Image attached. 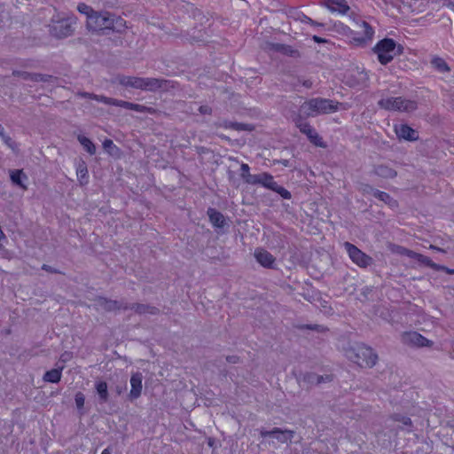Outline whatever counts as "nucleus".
<instances>
[{
  "instance_id": "nucleus-24",
  "label": "nucleus",
  "mask_w": 454,
  "mask_h": 454,
  "mask_svg": "<svg viewBox=\"0 0 454 454\" xmlns=\"http://www.w3.org/2000/svg\"><path fill=\"white\" fill-rule=\"evenodd\" d=\"M363 31L364 35L359 38H354V40L357 43V44L365 43L368 40H371L374 31L372 28L365 22L363 23Z\"/></svg>"
},
{
  "instance_id": "nucleus-9",
  "label": "nucleus",
  "mask_w": 454,
  "mask_h": 454,
  "mask_svg": "<svg viewBox=\"0 0 454 454\" xmlns=\"http://www.w3.org/2000/svg\"><path fill=\"white\" fill-rule=\"evenodd\" d=\"M295 432L290 429H282L279 427H274L271 430H260V435L262 438L272 437L275 438L280 443H288L292 442Z\"/></svg>"
},
{
  "instance_id": "nucleus-41",
  "label": "nucleus",
  "mask_w": 454,
  "mask_h": 454,
  "mask_svg": "<svg viewBox=\"0 0 454 454\" xmlns=\"http://www.w3.org/2000/svg\"><path fill=\"white\" fill-rule=\"evenodd\" d=\"M318 385L322 382H325V381H331L332 380V377L330 375H325V376H322V375H318Z\"/></svg>"
},
{
  "instance_id": "nucleus-33",
  "label": "nucleus",
  "mask_w": 454,
  "mask_h": 454,
  "mask_svg": "<svg viewBox=\"0 0 454 454\" xmlns=\"http://www.w3.org/2000/svg\"><path fill=\"white\" fill-rule=\"evenodd\" d=\"M300 329H309V330H312V331H317V332H325L327 330L326 327H325L324 325H301L299 327Z\"/></svg>"
},
{
  "instance_id": "nucleus-1",
  "label": "nucleus",
  "mask_w": 454,
  "mask_h": 454,
  "mask_svg": "<svg viewBox=\"0 0 454 454\" xmlns=\"http://www.w3.org/2000/svg\"><path fill=\"white\" fill-rule=\"evenodd\" d=\"M346 356L360 367L372 368L378 361L377 353L364 343H356L345 350Z\"/></svg>"
},
{
  "instance_id": "nucleus-47",
  "label": "nucleus",
  "mask_w": 454,
  "mask_h": 454,
  "mask_svg": "<svg viewBox=\"0 0 454 454\" xmlns=\"http://www.w3.org/2000/svg\"><path fill=\"white\" fill-rule=\"evenodd\" d=\"M101 454H111V451L110 450L107 448V449H105Z\"/></svg>"
},
{
  "instance_id": "nucleus-44",
  "label": "nucleus",
  "mask_w": 454,
  "mask_h": 454,
  "mask_svg": "<svg viewBox=\"0 0 454 454\" xmlns=\"http://www.w3.org/2000/svg\"><path fill=\"white\" fill-rule=\"evenodd\" d=\"M207 444H208L210 447H214L215 440H214L213 438H208V440H207Z\"/></svg>"
},
{
  "instance_id": "nucleus-37",
  "label": "nucleus",
  "mask_w": 454,
  "mask_h": 454,
  "mask_svg": "<svg viewBox=\"0 0 454 454\" xmlns=\"http://www.w3.org/2000/svg\"><path fill=\"white\" fill-rule=\"evenodd\" d=\"M330 2L337 4L339 6V11L345 12L348 11V7L344 3V0H329Z\"/></svg>"
},
{
  "instance_id": "nucleus-45",
  "label": "nucleus",
  "mask_w": 454,
  "mask_h": 454,
  "mask_svg": "<svg viewBox=\"0 0 454 454\" xmlns=\"http://www.w3.org/2000/svg\"><path fill=\"white\" fill-rule=\"evenodd\" d=\"M401 2H403V4H409V5H411V1L412 0H400Z\"/></svg>"
},
{
  "instance_id": "nucleus-2",
  "label": "nucleus",
  "mask_w": 454,
  "mask_h": 454,
  "mask_svg": "<svg viewBox=\"0 0 454 454\" xmlns=\"http://www.w3.org/2000/svg\"><path fill=\"white\" fill-rule=\"evenodd\" d=\"M125 20L120 17H115L108 12L95 13L89 15L87 27L92 31H102L113 29L121 31L125 27Z\"/></svg>"
},
{
  "instance_id": "nucleus-19",
  "label": "nucleus",
  "mask_w": 454,
  "mask_h": 454,
  "mask_svg": "<svg viewBox=\"0 0 454 454\" xmlns=\"http://www.w3.org/2000/svg\"><path fill=\"white\" fill-rule=\"evenodd\" d=\"M93 98L95 100H97V101H100V102H103V103L107 104V105H116V106H121V107H125V108H130V109L138 110L139 107H140L137 105H134V104H131V103H129V102H126V101H117V100H114V99H111V98H105V97L95 96V97H93Z\"/></svg>"
},
{
  "instance_id": "nucleus-21",
  "label": "nucleus",
  "mask_w": 454,
  "mask_h": 454,
  "mask_svg": "<svg viewBox=\"0 0 454 454\" xmlns=\"http://www.w3.org/2000/svg\"><path fill=\"white\" fill-rule=\"evenodd\" d=\"M207 215L211 223L217 228H222L225 225V218L220 212L216 211L214 208H209L207 210Z\"/></svg>"
},
{
  "instance_id": "nucleus-10",
  "label": "nucleus",
  "mask_w": 454,
  "mask_h": 454,
  "mask_svg": "<svg viewBox=\"0 0 454 454\" xmlns=\"http://www.w3.org/2000/svg\"><path fill=\"white\" fill-rule=\"evenodd\" d=\"M75 23L73 18L61 19L59 20H53L52 24L50 25L51 32L57 37H65L71 34L73 25Z\"/></svg>"
},
{
  "instance_id": "nucleus-40",
  "label": "nucleus",
  "mask_w": 454,
  "mask_h": 454,
  "mask_svg": "<svg viewBox=\"0 0 454 454\" xmlns=\"http://www.w3.org/2000/svg\"><path fill=\"white\" fill-rule=\"evenodd\" d=\"M384 310H385L384 309H381L380 308H379V309H376L375 313H376V315L379 314L380 317H381L382 318L387 320V311L385 312Z\"/></svg>"
},
{
  "instance_id": "nucleus-13",
  "label": "nucleus",
  "mask_w": 454,
  "mask_h": 454,
  "mask_svg": "<svg viewBox=\"0 0 454 454\" xmlns=\"http://www.w3.org/2000/svg\"><path fill=\"white\" fill-rule=\"evenodd\" d=\"M296 125L300 129L301 132L304 133L309 137L311 143L317 146H323L321 137L313 128L307 123L301 122L300 121H296Z\"/></svg>"
},
{
  "instance_id": "nucleus-17",
  "label": "nucleus",
  "mask_w": 454,
  "mask_h": 454,
  "mask_svg": "<svg viewBox=\"0 0 454 454\" xmlns=\"http://www.w3.org/2000/svg\"><path fill=\"white\" fill-rule=\"evenodd\" d=\"M396 253H398L401 255L407 256L408 258H411L414 262L419 263V264H430V260L424 255L420 254H417L411 250L406 249L404 247H397Z\"/></svg>"
},
{
  "instance_id": "nucleus-31",
  "label": "nucleus",
  "mask_w": 454,
  "mask_h": 454,
  "mask_svg": "<svg viewBox=\"0 0 454 454\" xmlns=\"http://www.w3.org/2000/svg\"><path fill=\"white\" fill-rule=\"evenodd\" d=\"M393 419L395 421L401 422L403 426L408 427L407 429L409 432L411 431V427H412L411 419L408 417L403 416L401 414H395L393 415Z\"/></svg>"
},
{
  "instance_id": "nucleus-5",
  "label": "nucleus",
  "mask_w": 454,
  "mask_h": 454,
  "mask_svg": "<svg viewBox=\"0 0 454 454\" xmlns=\"http://www.w3.org/2000/svg\"><path fill=\"white\" fill-rule=\"evenodd\" d=\"M247 184H261L268 189H270L278 193L282 198L289 200L291 193L282 186H279L272 176L267 173H261L255 176H247Z\"/></svg>"
},
{
  "instance_id": "nucleus-18",
  "label": "nucleus",
  "mask_w": 454,
  "mask_h": 454,
  "mask_svg": "<svg viewBox=\"0 0 454 454\" xmlns=\"http://www.w3.org/2000/svg\"><path fill=\"white\" fill-rule=\"evenodd\" d=\"M124 309H133L137 314H151V315H157L159 313V309L153 306L146 305V304H140V303H134L130 307H124Z\"/></svg>"
},
{
  "instance_id": "nucleus-16",
  "label": "nucleus",
  "mask_w": 454,
  "mask_h": 454,
  "mask_svg": "<svg viewBox=\"0 0 454 454\" xmlns=\"http://www.w3.org/2000/svg\"><path fill=\"white\" fill-rule=\"evenodd\" d=\"M395 131L399 138L412 141L418 138L416 130L405 124H398L395 126Z\"/></svg>"
},
{
  "instance_id": "nucleus-34",
  "label": "nucleus",
  "mask_w": 454,
  "mask_h": 454,
  "mask_svg": "<svg viewBox=\"0 0 454 454\" xmlns=\"http://www.w3.org/2000/svg\"><path fill=\"white\" fill-rule=\"evenodd\" d=\"M75 405L77 409L81 410L84 406L85 396L82 392H77L74 396Z\"/></svg>"
},
{
  "instance_id": "nucleus-49",
  "label": "nucleus",
  "mask_w": 454,
  "mask_h": 454,
  "mask_svg": "<svg viewBox=\"0 0 454 454\" xmlns=\"http://www.w3.org/2000/svg\"><path fill=\"white\" fill-rule=\"evenodd\" d=\"M450 7L452 11H454V4H450Z\"/></svg>"
},
{
  "instance_id": "nucleus-3",
  "label": "nucleus",
  "mask_w": 454,
  "mask_h": 454,
  "mask_svg": "<svg viewBox=\"0 0 454 454\" xmlns=\"http://www.w3.org/2000/svg\"><path fill=\"white\" fill-rule=\"evenodd\" d=\"M338 110V104L328 99L314 98L306 101L301 106V113L308 116L329 114Z\"/></svg>"
},
{
  "instance_id": "nucleus-7",
  "label": "nucleus",
  "mask_w": 454,
  "mask_h": 454,
  "mask_svg": "<svg viewBox=\"0 0 454 454\" xmlns=\"http://www.w3.org/2000/svg\"><path fill=\"white\" fill-rule=\"evenodd\" d=\"M344 247L350 260L357 266L365 268L372 264V259L354 245L346 242L344 243Z\"/></svg>"
},
{
  "instance_id": "nucleus-43",
  "label": "nucleus",
  "mask_w": 454,
  "mask_h": 454,
  "mask_svg": "<svg viewBox=\"0 0 454 454\" xmlns=\"http://www.w3.org/2000/svg\"><path fill=\"white\" fill-rule=\"evenodd\" d=\"M313 40H314V42L318 43H325V42H326L325 39H323V38H321V37H319V36H317V35H314V36H313Z\"/></svg>"
},
{
  "instance_id": "nucleus-30",
  "label": "nucleus",
  "mask_w": 454,
  "mask_h": 454,
  "mask_svg": "<svg viewBox=\"0 0 454 454\" xmlns=\"http://www.w3.org/2000/svg\"><path fill=\"white\" fill-rule=\"evenodd\" d=\"M377 174L385 178H392L396 175L394 169L385 166L379 167L377 168Z\"/></svg>"
},
{
  "instance_id": "nucleus-4",
  "label": "nucleus",
  "mask_w": 454,
  "mask_h": 454,
  "mask_svg": "<svg viewBox=\"0 0 454 454\" xmlns=\"http://www.w3.org/2000/svg\"><path fill=\"white\" fill-rule=\"evenodd\" d=\"M379 61L382 65L390 62L395 57L402 52V47L395 43L393 39L385 38L380 41L374 47Z\"/></svg>"
},
{
  "instance_id": "nucleus-48",
  "label": "nucleus",
  "mask_w": 454,
  "mask_h": 454,
  "mask_svg": "<svg viewBox=\"0 0 454 454\" xmlns=\"http://www.w3.org/2000/svg\"><path fill=\"white\" fill-rule=\"evenodd\" d=\"M67 356H68V354H63V355L61 356V359H62L63 361H65V360L67 359Z\"/></svg>"
},
{
  "instance_id": "nucleus-22",
  "label": "nucleus",
  "mask_w": 454,
  "mask_h": 454,
  "mask_svg": "<svg viewBox=\"0 0 454 454\" xmlns=\"http://www.w3.org/2000/svg\"><path fill=\"white\" fill-rule=\"evenodd\" d=\"M63 367L54 368L50 371H47L43 376V380L44 382L50 383H58L61 380Z\"/></svg>"
},
{
  "instance_id": "nucleus-6",
  "label": "nucleus",
  "mask_w": 454,
  "mask_h": 454,
  "mask_svg": "<svg viewBox=\"0 0 454 454\" xmlns=\"http://www.w3.org/2000/svg\"><path fill=\"white\" fill-rule=\"evenodd\" d=\"M379 104L382 108L387 110L411 112L417 108L416 102L407 100L403 98H383L379 102Z\"/></svg>"
},
{
  "instance_id": "nucleus-35",
  "label": "nucleus",
  "mask_w": 454,
  "mask_h": 454,
  "mask_svg": "<svg viewBox=\"0 0 454 454\" xmlns=\"http://www.w3.org/2000/svg\"><path fill=\"white\" fill-rule=\"evenodd\" d=\"M77 9H78V11L81 13L86 15L87 19L89 18V15H94L95 14V12H93L92 9L90 6H88V5L84 4H79Z\"/></svg>"
},
{
  "instance_id": "nucleus-11",
  "label": "nucleus",
  "mask_w": 454,
  "mask_h": 454,
  "mask_svg": "<svg viewBox=\"0 0 454 454\" xmlns=\"http://www.w3.org/2000/svg\"><path fill=\"white\" fill-rule=\"evenodd\" d=\"M402 342L416 347V348H424V347H432L434 342L426 337H424L422 334L417 333V332H406L402 334Z\"/></svg>"
},
{
  "instance_id": "nucleus-32",
  "label": "nucleus",
  "mask_w": 454,
  "mask_h": 454,
  "mask_svg": "<svg viewBox=\"0 0 454 454\" xmlns=\"http://www.w3.org/2000/svg\"><path fill=\"white\" fill-rule=\"evenodd\" d=\"M318 375L314 372H309L304 375V381L308 382L310 385H318Z\"/></svg>"
},
{
  "instance_id": "nucleus-8",
  "label": "nucleus",
  "mask_w": 454,
  "mask_h": 454,
  "mask_svg": "<svg viewBox=\"0 0 454 454\" xmlns=\"http://www.w3.org/2000/svg\"><path fill=\"white\" fill-rule=\"evenodd\" d=\"M120 83L124 87L142 89V90H153L158 86L157 80L144 79L138 77L126 76L120 79Z\"/></svg>"
},
{
  "instance_id": "nucleus-23",
  "label": "nucleus",
  "mask_w": 454,
  "mask_h": 454,
  "mask_svg": "<svg viewBox=\"0 0 454 454\" xmlns=\"http://www.w3.org/2000/svg\"><path fill=\"white\" fill-rule=\"evenodd\" d=\"M76 176L81 184H86L89 182V174L87 165L83 160L76 164Z\"/></svg>"
},
{
  "instance_id": "nucleus-46",
  "label": "nucleus",
  "mask_w": 454,
  "mask_h": 454,
  "mask_svg": "<svg viewBox=\"0 0 454 454\" xmlns=\"http://www.w3.org/2000/svg\"><path fill=\"white\" fill-rule=\"evenodd\" d=\"M43 270H47V271H51V272H52V270H51V267H49V266L43 265Z\"/></svg>"
},
{
  "instance_id": "nucleus-25",
  "label": "nucleus",
  "mask_w": 454,
  "mask_h": 454,
  "mask_svg": "<svg viewBox=\"0 0 454 454\" xmlns=\"http://www.w3.org/2000/svg\"><path fill=\"white\" fill-rule=\"evenodd\" d=\"M98 303L99 306H101L103 309H105L106 310H108V311L121 309V306L119 305L118 301L107 300L103 297H100L98 299Z\"/></svg>"
},
{
  "instance_id": "nucleus-14",
  "label": "nucleus",
  "mask_w": 454,
  "mask_h": 454,
  "mask_svg": "<svg viewBox=\"0 0 454 454\" xmlns=\"http://www.w3.org/2000/svg\"><path fill=\"white\" fill-rule=\"evenodd\" d=\"M254 258L260 265L265 268L273 267L275 262V257L262 248H258L254 251Z\"/></svg>"
},
{
  "instance_id": "nucleus-38",
  "label": "nucleus",
  "mask_w": 454,
  "mask_h": 454,
  "mask_svg": "<svg viewBox=\"0 0 454 454\" xmlns=\"http://www.w3.org/2000/svg\"><path fill=\"white\" fill-rule=\"evenodd\" d=\"M376 197L379 198V200L386 202V203H389V200H390V197L387 193L386 192H377L375 193Z\"/></svg>"
},
{
  "instance_id": "nucleus-26",
  "label": "nucleus",
  "mask_w": 454,
  "mask_h": 454,
  "mask_svg": "<svg viewBox=\"0 0 454 454\" xmlns=\"http://www.w3.org/2000/svg\"><path fill=\"white\" fill-rule=\"evenodd\" d=\"M103 148L111 156H114V157H119L120 156V150H119V148L110 139H106L103 142Z\"/></svg>"
},
{
  "instance_id": "nucleus-50",
  "label": "nucleus",
  "mask_w": 454,
  "mask_h": 454,
  "mask_svg": "<svg viewBox=\"0 0 454 454\" xmlns=\"http://www.w3.org/2000/svg\"><path fill=\"white\" fill-rule=\"evenodd\" d=\"M200 112L201 113H205L206 112V110L204 111V107H200Z\"/></svg>"
},
{
  "instance_id": "nucleus-39",
  "label": "nucleus",
  "mask_w": 454,
  "mask_h": 454,
  "mask_svg": "<svg viewBox=\"0 0 454 454\" xmlns=\"http://www.w3.org/2000/svg\"><path fill=\"white\" fill-rule=\"evenodd\" d=\"M226 362L230 364H239L240 362L239 356L233 355V356H226Z\"/></svg>"
},
{
  "instance_id": "nucleus-29",
  "label": "nucleus",
  "mask_w": 454,
  "mask_h": 454,
  "mask_svg": "<svg viewBox=\"0 0 454 454\" xmlns=\"http://www.w3.org/2000/svg\"><path fill=\"white\" fill-rule=\"evenodd\" d=\"M432 65L436 70H438L441 73H445L449 71L448 65L446 64L444 59L441 58H434L432 59Z\"/></svg>"
},
{
  "instance_id": "nucleus-42",
  "label": "nucleus",
  "mask_w": 454,
  "mask_h": 454,
  "mask_svg": "<svg viewBox=\"0 0 454 454\" xmlns=\"http://www.w3.org/2000/svg\"><path fill=\"white\" fill-rule=\"evenodd\" d=\"M125 389H126V386L123 385V386H117L115 390L118 395H121Z\"/></svg>"
},
{
  "instance_id": "nucleus-28",
  "label": "nucleus",
  "mask_w": 454,
  "mask_h": 454,
  "mask_svg": "<svg viewBox=\"0 0 454 454\" xmlns=\"http://www.w3.org/2000/svg\"><path fill=\"white\" fill-rule=\"evenodd\" d=\"M11 179L14 184L21 187H25L24 180L26 179V176L21 170L12 171L11 173Z\"/></svg>"
},
{
  "instance_id": "nucleus-12",
  "label": "nucleus",
  "mask_w": 454,
  "mask_h": 454,
  "mask_svg": "<svg viewBox=\"0 0 454 454\" xmlns=\"http://www.w3.org/2000/svg\"><path fill=\"white\" fill-rule=\"evenodd\" d=\"M143 375L139 372H133L130 377L131 389L129 394V398L132 402L137 400L142 394L143 385Z\"/></svg>"
},
{
  "instance_id": "nucleus-27",
  "label": "nucleus",
  "mask_w": 454,
  "mask_h": 454,
  "mask_svg": "<svg viewBox=\"0 0 454 454\" xmlns=\"http://www.w3.org/2000/svg\"><path fill=\"white\" fill-rule=\"evenodd\" d=\"M78 141L90 154H94L96 153V147L94 144L88 137L82 135H79Z\"/></svg>"
},
{
  "instance_id": "nucleus-20",
  "label": "nucleus",
  "mask_w": 454,
  "mask_h": 454,
  "mask_svg": "<svg viewBox=\"0 0 454 454\" xmlns=\"http://www.w3.org/2000/svg\"><path fill=\"white\" fill-rule=\"evenodd\" d=\"M95 388L98 395V399L100 403H106L108 402L109 399V393H108V387L107 383L106 381H97L95 383Z\"/></svg>"
},
{
  "instance_id": "nucleus-15",
  "label": "nucleus",
  "mask_w": 454,
  "mask_h": 454,
  "mask_svg": "<svg viewBox=\"0 0 454 454\" xmlns=\"http://www.w3.org/2000/svg\"><path fill=\"white\" fill-rule=\"evenodd\" d=\"M368 79L367 74L358 67L350 71V77L347 78V84L349 86L362 85L365 83Z\"/></svg>"
},
{
  "instance_id": "nucleus-36",
  "label": "nucleus",
  "mask_w": 454,
  "mask_h": 454,
  "mask_svg": "<svg viewBox=\"0 0 454 454\" xmlns=\"http://www.w3.org/2000/svg\"><path fill=\"white\" fill-rule=\"evenodd\" d=\"M241 176L242 178L244 179V181L246 183H247V176H252L250 173H249V166L247 164H245L243 163L241 165Z\"/></svg>"
}]
</instances>
